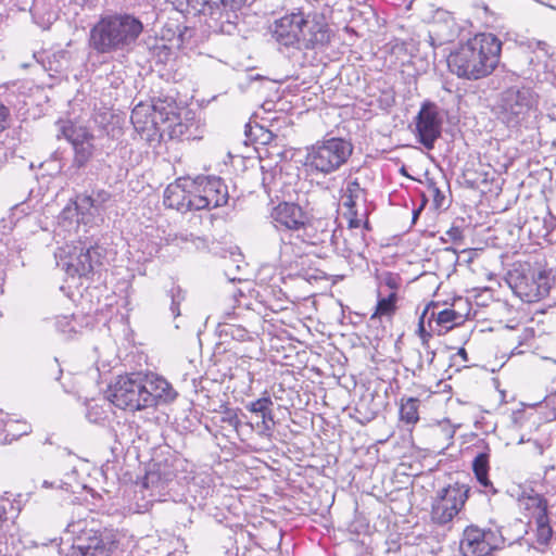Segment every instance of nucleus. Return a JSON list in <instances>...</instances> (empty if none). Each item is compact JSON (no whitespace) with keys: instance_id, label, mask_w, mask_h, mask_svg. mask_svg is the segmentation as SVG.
Wrapping results in <instances>:
<instances>
[{"instance_id":"obj_18","label":"nucleus","mask_w":556,"mask_h":556,"mask_svg":"<svg viewBox=\"0 0 556 556\" xmlns=\"http://www.w3.org/2000/svg\"><path fill=\"white\" fill-rule=\"evenodd\" d=\"M190 178H179L176 182L170 184L164 191L163 202L167 207L176 208L179 212H188L195 210L194 195L190 192L188 182Z\"/></svg>"},{"instance_id":"obj_52","label":"nucleus","mask_w":556,"mask_h":556,"mask_svg":"<svg viewBox=\"0 0 556 556\" xmlns=\"http://www.w3.org/2000/svg\"><path fill=\"white\" fill-rule=\"evenodd\" d=\"M43 485H45V486H48V485H49V484H48V481H43Z\"/></svg>"},{"instance_id":"obj_30","label":"nucleus","mask_w":556,"mask_h":556,"mask_svg":"<svg viewBox=\"0 0 556 556\" xmlns=\"http://www.w3.org/2000/svg\"><path fill=\"white\" fill-rule=\"evenodd\" d=\"M536 525V541L541 545H546L553 535V530L549 525L548 516H538L535 519Z\"/></svg>"},{"instance_id":"obj_11","label":"nucleus","mask_w":556,"mask_h":556,"mask_svg":"<svg viewBox=\"0 0 556 556\" xmlns=\"http://www.w3.org/2000/svg\"><path fill=\"white\" fill-rule=\"evenodd\" d=\"M341 233L342 230L337 228L336 222L329 218H317L308 222L304 219L296 238L306 244L329 245L338 249Z\"/></svg>"},{"instance_id":"obj_15","label":"nucleus","mask_w":556,"mask_h":556,"mask_svg":"<svg viewBox=\"0 0 556 556\" xmlns=\"http://www.w3.org/2000/svg\"><path fill=\"white\" fill-rule=\"evenodd\" d=\"M304 13H291L276 20L271 26V34L276 41L285 47L296 48Z\"/></svg>"},{"instance_id":"obj_36","label":"nucleus","mask_w":556,"mask_h":556,"mask_svg":"<svg viewBox=\"0 0 556 556\" xmlns=\"http://www.w3.org/2000/svg\"><path fill=\"white\" fill-rule=\"evenodd\" d=\"M55 327L59 332L63 334H71L75 332V326L73 325V319L68 316H60L56 317Z\"/></svg>"},{"instance_id":"obj_1","label":"nucleus","mask_w":556,"mask_h":556,"mask_svg":"<svg viewBox=\"0 0 556 556\" xmlns=\"http://www.w3.org/2000/svg\"><path fill=\"white\" fill-rule=\"evenodd\" d=\"M502 42L492 34H478L450 54V71L459 78L477 80L493 73L500 63Z\"/></svg>"},{"instance_id":"obj_39","label":"nucleus","mask_w":556,"mask_h":556,"mask_svg":"<svg viewBox=\"0 0 556 556\" xmlns=\"http://www.w3.org/2000/svg\"><path fill=\"white\" fill-rule=\"evenodd\" d=\"M428 193L433 198L435 207H441L445 201L444 193L437 187L434 182L428 185Z\"/></svg>"},{"instance_id":"obj_25","label":"nucleus","mask_w":556,"mask_h":556,"mask_svg":"<svg viewBox=\"0 0 556 556\" xmlns=\"http://www.w3.org/2000/svg\"><path fill=\"white\" fill-rule=\"evenodd\" d=\"M397 294L395 291L391 292L388 296L378 300L376 309L370 319L381 318L382 316H392L396 311Z\"/></svg>"},{"instance_id":"obj_50","label":"nucleus","mask_w":556,"mask_h":556,"mask_svg":"<svg viewBox=\"0 0 556 556\" xmlns=\"http://www.w3.org/2000/svg\"><path fill=\"white\" fill-rule=\"evenodd\" d=\"M28 432V426L23 424V429L18 435L26 434Z\"/></svg>"},{"instance_id":"obj_5","label":"nucleus","mask_w":556,"mask_h":556,"mask_svg":"<svg viewBox=\"0 0 556 556\" xmlns=\"http://www.w3.org/2000/svg\"><path fill=\"white\" fill-rule=\"evenodd\" d=\"M538 101V94L531 88L510 87L501 94L498 118L508 127H517L536 110Z\"/></svg>"},{"instance_id":"obj_49","label":"nucleus","mask_w":556,"mask_h":556,"mask_svg":"<svg viewBox=\"0 0 556 556\" xmlns=\"http://www.w3.org/2000/svg\"><path fill=\"white\" fill-rule=\"evenodd\" d=\"M456 356H460L465 362H467V352L464 348H460L458 352L456 353Z\"/></svg>"},{"instance_id":"obj_14","label":"nucleus","mask_w":556,"mask_h":556,"mask_svg":"<svg viewBox=\"0 0 556 556\" xmlns=\"http://www.w3.org/2000/svg\"><path fill=\"white\" fill-rule=\"evenodd\" d=\"M141 381L144 386L143 395L146 408L153 407L160 402L169 403L177 396L169 382L155 374H142Z\"/></svg>"},{"instance_id":"obj_19","label":"nucleus","mask_w":556,"mask_h":556,"mask_svg":"<svg viewBox=\"0 0 556 556\" xmlns=\"http://www.w3.org/2000/svg\"><path fill=\"white\" fill-rule=\"evenodd\" d=\"M271 217L276 227H285L293 232H300L306 215L302 207L295 203H279L271 212Z\"/></svg>"},{"instance_id":"obj_21","label":"nucleus","mask_w":556,"mask_h":556,"mask_svg":"<svg viewBox=\"0 0 556 556\" xmlns=\"http://www.w3.org/2000/svg\"><path fill=\"white\" fill-rule=\"evenodd\" d=\"M343 205L348 211L363 210L366 207L367 197L366 190L361 187L359 182L355 179L346 185L343 193Z\"/></svg>"},{"instance_id":"obj_9","label":"nucleus","mask_w":556,"mask_h":556,"mask_svg":"<svg viewBox=\"0 0 556 556\" xmlns=\"http://www.w3.org/2000/svg\"><path fill=\"white\" fill-rule=\"evenodd\" d=\"M194 195L195 210H212L228 202V188L219 177L198 176L188 182Z\"/></svg>"},{"instance_id":"obj_47","label":"nucleus","mask_w":556,"mask_h":556,"mask_svg":"<svg viewBox=\"0 0 556 556\" xmlns=\"http://www.w3.org/2000/svg\"><path fill=\"white\" fill-rule=\"evenodd\" d=\"M425 350H426V361H427L428 365H431L435 357V352L433 350H430V348L425 349Z\"/></svg>"},{"instance_id":"obj_37","label":"nucleus","mask_w":556,"mask_h":556,"mask_svg":"<svg viewBox=\"0 0 556 556\" xmlns=\"http://www.w3.org/2000/svg\"><path fill=\"white\" fill-rule=\"evenodd\" d=\"M348 214L350 215V218H349L350 228H358L361 226V224L364 222V219L367 217L368 212H367V208L364 207L363 210L348 211Z\"/></svg>"},{"instance_id":"obj_31","label":"nucleus","mask_w":556,"mask_h":556,"mask_svg":"<svg viewBox=\"0 0 556 556\" xmlns=\"http://www.w3.org/2000/svg\"><path fill=\"white\" fill-rule=\"evenodd\" d=\"M176 9L180 12L198 14L203 12L205 0H173Z\"/></svg>"},{"instance_id":"obj_42","label":"nucleus","mask_w":556,"mask_h":556,"mask_svg":"<svg viewBox=\"0 0 556 556\" xmlns=\"http://www.w3.org/2000/svg\"><path fill=\"white\" fill-rule=\"evenodd\" d=\"M110 199V193L105 190H99L93 194V203L96 204V210L100 208L108 200Z\"/></svg>"},{"instance_id":"obj_17","label":"nucleus","mask_w":556,"mask_h":556,"mask_svg":"<svg viewBox=\"0 0 556 556\" xmlns=\"http://www.w3.org/2000/svg\"><path fill=\"white\" fill-rule=\"evenodd\" d=\"M174 110L173 105L161 100L152 104L150 106L151 127L161 131L168 130L170 137L182 135L185 125L175 123L178 117Z\"/></svg>"},{"instance_id":"obj_10","label":"nucleus","mask_w":556,"mask_h":556,"mask_svg":"<svg viewBox=\"0 0 556 556\" xmlns=\"http://www.w3.org/2000/svg\"><path fill=\"white\" fill-rule=\"evenodd\" d=\"M503 544L504 539L497 530H484L471 525L463 532L459 551L463 556H492Z\"/></svg>"},{"instance_id":"obj_16","label":"nucleus","mask_w":556,"mask_h":556,"mask_svg":"<svg viewBox=\"0 0 556 556\" xmlns=\"http://www.w3.org/2000/svg\"><path fill=\"white\" fill-rule=\"evenodd\" d=\"M551 290L549 276L545 270H538L531 274V277H523L516 285V292L528 303H533L547 296Z\"/></svg>"},{"instance_id":"obj_12","label":"nucleus","mask_w":556,"mask_h":556,"mask_svg":"<svg viewBox=\"0 0 556 556\" xmlns=\"http://www.w3.org/2000/svg\"><path fill=\"white\" fill-rule=\"evenodd\" d=\"M415 126L418 141L428 150L433 149L442 130V118L438 106L432 102L422 103L415 117Z\"/></svg>"},{"instance_id":"obj_45","label":"nucleus","mask_w":556,"mask_h":556,"mask_svg":"<svg viewBox=\"0 0 556 556\" xmlns=\"http://www.w3.org/2000/svg\"><path fill=\"white\" fill-rule=\"evenodd\" d=\"M275 420L273 419V422L268 420V418L262 417V427L263 432L266 434H269L274 428Z\"/></svg>"},{"instance_id":"obj_22","label":"nucleus","mask_w":556,"mask_h":556,"mask_svg":"<svg viewBox=\"0 0 556 556\" xmlns=\"http://www.w3.org/2000/svg\"><path fill=\"white\" fill-rule=\"evenodd\" d=\"M61 132L73 148L94 140L93 134L88 128L72 123L63 125Z\"/></svg>"},{"instance_id":"obj_46","label":"nucleus","mask_w":556,"mask_h":556,"mask_svg":"<svg viewBox=\"0 0 556 556\" xmlns=\"http://www.w3.org/2000/svg\"><path fill=\"white\" fill-rule=\"evenodd\" d=\"M384 281H386V285L392 289V290H396L397 287H399V282H397V278L392 276V275H388L386 278H384Z\"/></svg>"},{"instance_id":"obj_32","label":"nucleus","mask_w":556,"mask_h":556,"mask_svg":"<svg viewBox=\"0 0 556 556\" xmlns=\"http://www.w3.org/2000/svg\"><path fill=\"white\" fill-rule=\"evenodd\" d=\"M299 254L294 252L291 241H286L281 238V245L279 251V260L281 264H291Z\"/></svg>"},{"instance_id":"obj_4","label":"nucleus","mask_w":556,"mask_h":556,"mask_svg":"<svg viewBox=\"0 0 556 556\" xmlns=\"http://www.w3.org/2000/svg\"><path fill=\"white\" fill-rule=\"evenodd\" d=\"M351 141L331 137L306 149L305 167L312 174L329 175L344 165L353 153Z\"/></svg>"},{"instance_id":"obj_40","label":"nucleus","mask_w":556,"mask_h":556,"mask_svg":"<svg viewBox=\"0 0 556 556\" xmlns=\"http://www.w3.org/2000/svg\"><path fill=\"white\" fill-rule=\"evenodd\" d=\"M10 116V109L0 102V132L9 127Z\"/></svg>"},{"instance_id":"obj_13","label":"nucleus","mask_w":556,"mask_h":556,"mask_svg":"<svg viewBox=\"0 0 556 556\" xmlns=\"http://www.w3.org/2000/svg\"><path fill=\"white\" fill-rule=\"evenodd\" d=\"M298 49H315L330 41V29L318 15L304 14V22L299 34Z\"/></svg>"},{"instance_id":"obj_41","label":"nucleus","mask_w":556,"mask_h":556,"mask_svg":"<svg viewBox=\"0 0 556 556\" xmlns=\"http://www.w3.org/2000/svg\"><path fill=\"white\" fill-rule=\"evenodd\" d=\"M430 309H432V306H426L422 314L419 317V321H418L419 337H421L424 333L427 332L425 329V323L427 321L429 324Z\"/></svg>"},{"instance_id":"obj_20","label":"nucleus","mask_w":556,"mask_h":556,"mask_svg":"<svg viewBox=\"0 0 556 556\" xmlns=\"http://www.w3.org/2000/svg\"><path fill=\"white\" fill-rule=\"evenodd\" d=\"M427 306H432V309H430L429 313V326L431 327V323L434 320L439 327V333L447 332L454 327L460 326L466 319L464 314L458 313L453 308L438 311L439 305L435 303H429Z\"/></svg>"},{"instance_id":"obj_48","label":"nucleus","mask_w":556,"mask_h":556,"mask_svg":"<svg viewBox=\"0 0 556 556\" xmlns=\"http://www.w3.org/2000/svg\"><path fill=\"white\" fill-rule=\"evenodd\" d=\"M431 338V333L430 332H426L424 333L420 339H421V344L425 349H429V340Z\"/></svg>"},{"instance_id":"obj_35","label":"nucleus","mask_w":556,"mask_h":556,"mask_svg":"<svg viewBox=\"0 0 556 556\" xmlns=\"http://www.w3.org/2000/svg\"><path fill=\"white\" fill-rule=\"evenodd\" d=\"M223 332L238 341H244L249 337V332L244 328L236 325L226 324Z\"/></svg>"},{"instance_id":"obj_27","label":"nucleus","mask_w":556,"mask_h":556,"mask_svg":"<svg viewBox=\"0 0 556 556\" xmlns=\"http://www.w3.org/2000/svg\"><path fill=\"white\" fill-rule=\"evenodd\" d=\"M130 119L137 129L146 130L151 127L150 105L137 104L131 112Z\"/></svg>"},{"instance_id":"obj_51","label":"nucleus","mask_w":556,"mask_h":556,"mask_svg":"<svg viewBox=\"0 0 556 556\" xmlns=\"http://www.w3.org/2000/svg\"><path fill=\"white\" fill-rule=\"evenodd\" d=\"M418 367H419V369L422 368V361L421 359H420V363H419Z\"/></svg>"},{"instance_id":"obj_29","label":"nucleus","mask_w":556,"mask_h":556,"mask_svg":"<svg viewBox=\"0 0 556 556\" xmlns=\"http://www.w3.org/2000/svg\"><path fill=\"white\" fill-rule=\"evenodd\" d=\"M274 402L269 396H263L249 403L245 407L249 412L261 414L262 417L268 418L270 422H273V410L271 406Z\"/></svg>"},{"instance_id":"obj_26","label":"nucleus","mask_w":556,"mask_h":556,"mask_svg":"<svg viewBox=\"0 0 556 556\" xmlns=\"http://www.w3.org/2000/svg\"><path fill=\"white\" fill-rule=\"evenodd\" d=\"M525 508L531 511L534 519L538 516H547V501L538 493L525 496L522 500Z\"/></svg>"},{"instance_id":"obj_44","label":"nucleus","mask_w":556,"mask_h":556,"mask_svg":"<svg viewBox=\"0 0 556 556\" xmlns=\"http://www.w3.org/2000/svg\"><path fill=\"white\" fill-rule=\"evenodd\" d=\"M446 235L453 240H460L463 237V231L459 227H452L446 231Z\"/></svg>"},{"instance_id":"obj_2","label":"nucleus","mask_w":556,"mask_h":556,"mask_svg":"<svg viewBox=\"0 0 556 556\" xmlns=\"http://www.w3.org/2000/svg\"><path fill=\"white\" fill-rule=\"evenodd\" d=\"M143 31L142 22L128 13L101 16L91 27L90 47L98 53H113L130 48Z\"/></svg>"},{"instance_id":"obj_34","label":"nucleus","mask_w":556,"mask_h":556,"mask_svg":"<svg viewBox=\"0 0 556 556\" xmlns=\"http://www.w3.org/2000/svg\"><path fill=\"white\" fill-rule=\"evenodd\" d=\"M247 0H205V7L219 8L220 5L230 10L240 9Z\"/></svg>"},{"instance_id":"obj_3","label":"nucleus","mask_w":556,"mask_h":556,"mask_svg":"<svg viewBox=\"0 0 556 556\" xmlns=\"http://www.w3.org/2000/svg\"><path fill=\"white\" fill-rule=\"evenodd\" d=\"M66 531L74 535L66 556H110L117 544L115 532L101 530L93 519L73 520Z\"/></svg>"},{"instance_id":"obj_23","label":"nucleus","mask_w":556,"mask_h":556,"mask_svg":"<svg viewBox=\"0 0 556 556\" xmlns=\"http://www.w3.org/2000/svg\"><path fill=\"white\" fill-rule=\"evenodd\" d=\"M472 469L478 482L483 486L490 489L492 494H496L497 490L493 486L489 479V454L480 453L472 462Z\"/></svg>"},{"instance_id":"obj_7","label":"nucleus","mask_w":556,"mask_h":556,"mask_svg":"<svg viewBox=\"0 0 556 556\" xmlns=\"http://www.w3.org/2000/svg\"><path fill=\"white\" fill-rule=\"evenodd\" d=\"M59 265L71 277H87L100 265L101 252L98 247H86L81 242L60 250Z\"/></svg>"},{"instance_id":"obj_28","label":"nucleus","mask_w":556,"mask_h":556,"mask_svg":"<svg viewBox=\"0 0 556 556\" xmlns=\"http://www.w3.org/2000/svg\"><path fill=\"white\" fill-rule=\"evenodd\" d=\"M74 150V159H73V166L77 168L85 167L88 162L93 156L94 152V146L93 141H89L84 144H78L77 147L73 148Z\"/></svg>"},{"instance_id":"obj_24","label":"nucleus","mask_w":556,"mask_h":556,"mask_svg":"<svg viewBox=\"0 0 556 556\" xmlns=\"http://www.w3.org/2000/svg\"><path fill=\"white\" fill-rule=\"evenodd\" d=\"M419 400L416 397L402 399L400 406V417L406 424H416L419 420Z\"/></svg>"},{"instance_id":"obj_8","label":"nucleus","mask_w":556,"mask_h":556,"mask_svg":"<svg viewBox=\"0 0 556 556\" xmlns=\"http://www.w3.org/2000/svg\"><path fill=\"white\" fill-rule=\"evenodd\" d=\"M141 379V372L119 376L114 384L110 387V401L121 409L130 412L144 409V386Z\"/></svg>"},{"instance_id":"obj_38","label":"nucleus","mask_w":556,"mask_h":556,"mask_svg":"<svg viewBox=\"0 0 556 556\" xmlns=\"http://www.w3.org/2000/svg\"><path fill=\"white\" fill-rule=\"evenodd\" d=\"M170 296H172L170 311H172L174 317H178L180 315L179 305H180L181 301L185 299V295L179 288H176V289H172Z\"/></svg>"},{"instance_id":"obj_6","label":"nucleus","mask_w":556,"mask_h":556,"mask_svg":"<svg viewBox=\"0 0 556 556\" xmlns=\"http://www.w3.org/2000/svg\"><path fill=\"white\" fill-rule=\"evenodd\" d=\"M469 492L468 485L458 482L438 491L432 502L431 521L438 526L450 523L465 506Z\"/></svg>"},{"instance_id":"obj_33","label":"nucleus","mask_w":556,"mask_h":556,"mask_svg":"<svg viewBox=\"0 0 556 556\" xmlns=\"http://www.w3.org/2000/svg\"><path fill=\"white\" fill-rule=\"evenodd\" d=\"M76 208L80 214L88 213L91 208H96L93 203V194H79L76 199Z\"/></svg>"},{"instance_id":"obj_43","label":"nucleus","mask_w":556,"mask_h":556,"mask_svg":"<svg viewBox=\"0 0 556 556\" xmlns=\"http://www.w3.org/2000/svg\"><path fill=\"white\" fill-rule=\"evenodd\" d=\"M223 421L227 422L229 426L237 428L240 425V420L237 414L232 410H227L225 416L223 417Z\"/></svg>"}]
</instances>
